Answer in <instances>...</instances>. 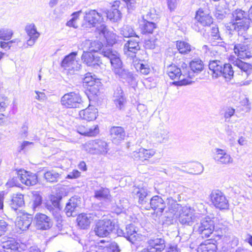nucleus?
Segmentation results:
<instances>
[{"label":"nucleus","mask_w":252,"mask_h":252,"mask_svg":"<svg viewBox=\"0 0 252 252\" xmlns=\"http://www.w3.org/2000/svg\"><path fill=\"white\" fill-rule=\"evenodd\" d=\"M181 69L176 64H170L167 67V73L171 79H179L173 83L176 86L191 84L192 79L204 69L203 64H183Z\"/></svg>","instance_id":"1"},{"label":"nucleus","mask_w":252,"mask_h":252,"mask_svg":"<svg viewBox=\"0 0 252 252\" xmlns=\"http://www.w3.org/2000/svg\"><path fill=\"white\" fill-rule=\"evenodd\" d=\"M226 32L231 36L233 32H238V40L240 43L234 46V52L238 59L246 60L252 57V37L246 33L244 30L240 29L239 26L232 21L225 26Z\"/></svg>","instance_id":"2"},{"label":"nucleus","mask_w":252,"mask_h":252,"mask_svg":"<svg viewBox=\"0 0 252 252\" xmlns=\"http://www.w3.org/2000/svg\"><path fill=\"white\" fill-rule=\"evenodd\" d=\"M209 68L213 78L222 76L227 80L231 79L234 71L231 64H208Z\"/></svg>","instance_id":"3"},{"label":"nucleus","mask_w":252,"mask_h":252,"mask_svg":"<svg viewBox=\"0 0 252 252\" xmlns=\"http://www.w3.org/2000/svg\"><path fill=\"white\" fill-rule=\"evenodd\" d=\"M231 20L238 24L240 29L247 32L249 29L247 11L237 8L231 13Z\"/></svg>","instance_id":"4"},{"label":"nucleus","mask_w":252,"mask_h":252,"mask_svg":"<svg viewBox=\"0 0 252 252\" xmlns=\"http://www.w3.org/2000/svg\"><path fill=\"white\" fill-rule=\"evenodd\" d=\"M82 102L79 94L70 92L64 94L61 98L62 105L68 108H78Z\"/></svg>","instance_id":"5"},{"label":"nucleus","mask_w":252,"mask_h":252,"mask_svg":"<svg viewBox=\"0 0 252 252\" xmlns=\"http://www.w3.org/2000/svg\"><path fill=\"white\" fill-rule=\"evenodd\" d=\"M210 198L212 204L216 208L220 210L228 209V200L221 191L213 190L210 194Z\"/></svg>","instance_id":"6"},{"label":"nucleus","mask_w":252,"mask_h":252,"mask_svg":"<svg viewBox=\"0 0 252 252\" xmlns=\"http://www.w3.org/2000/svg\"><path fill=\"white\" fill-rule=\"evenodd\" d=\"M85 23L82 26L84 28H92L96 26V24H100L103 21V18L100 13L95 10H90L85 12L84 17Z\"/></svg>","instance_id":"7"},{"label":"nucleus","mask_w":252,"mask_h":252,"mask_svg":"<svg viewBox=\"0 0 252 252\" xmlns=\"http://www.w3.org/2000/svg\"><path fill=\"white\" fill-rule=\"evenodd\" d=\"M102 216L101 212H94L90 214L82 213L79 215L77 218V221L79 226L82 229H86L90 226L91 222Z\"/></svg>","instance_id":"8"},{"label":"nucleus","mask_w":252,"mask_h":252,"mask_svg":"<svg viewBox=\"0 0 252 252\" xmlns=\"http://www.w3.org/2000/svg\"><path fill=\"white\" fill-rule=\"evenodd\" d=\"M213 158L215 162L219 165H229L234 162L233 158L226 151L220 148L214 149Z\"/></svg>","instance_id":"9"},{"label":"nucleus","mask_w":252,"mask_h":252,"mask_svg":"<svg viewBox=\"0 0 252 252\" xmlns=\"http://www.w3.org/2000/svg\"><path fill=\"white\" fill-rule=\"evenodd\" d=\"M114 225L110 220H99L94 228L95 234L99 237L107 236L113 230Z\"/></svg>","instance_id":"10"},{"label":"nucleus","mask_w":252,"mask_h":252,"mask_svg":"<svg viewBox=\"0 0 252 252\" xmlns=\"http://www.w3.org/2000/svg\"><path fill=\"white\" fill-rule=\"evenodd\" d=\"M195 210L190 207L184 206L182 208L179 220L182 224L191 225L196 220Z\"/></svg>","instance_id":"11"},{"label":"nucleus","mask_w":252,"mask_h":252,"mask_svg":"<svg viewBox=\"0 0 252 252\" xmlns=\"http://www.w3.org/2000/svg\"><path fill=\"white\" fill-rule=\"evenodd\" d=\"M214 227V220L210 218L205 217L201 220L197 231L203 238H208L213 233Z\"/></svg>","instance_id":"12"},{"label":"nucleus","mask_w":252,"mask_h":252,"mask_svg":"<svg viewBox=\"0 0 252 252\" xmlns=\"http://www.w3.org/2000/svg\"><path fill=\"white\" fill-rule=\"evenodd\" d=\"M18 178L21 183L27 186L35 185L37 182V176L34 173L20 169L17 171Z\"/></svg>","instance_id":"13"},{"label":"nucleus","mask_w":252,"mask_h":252,"mask_svg":"<svg viewBox=\"0 0 252 252\" xmlns=\"http://www.w3.org/2000/svg\"><path fill=\"white\" fill-rule=\"evenodd\" d=\"M150 200V203H148L147 205L144 206V209L146 210H149L150 209L157 210V213H159L161 215L166 207L165 203L163 199L160 196L155 195Z\"/></svg>","instance_id":"14"},{"label":"nucleus","mask_w":252,"mask_h":252,"mask_svg":"<svg viewBox=\"0 0 252 252\" xmlns=\"http://www.w3.org/2000/svg\"><path fill=\"white\" fill-rule=\"evenodd\" d=\"M150 191L145 187L136 188L134 189L132 193L134 198L138 199V203L141 205L144 208V206L147 205L148 203L149 199L148 198Z\"/></svg>","instance_id":"15"},{"label":"nucleus","mask_w":252,"mask_h":252,"mask_svg":"<svg viewBox=\"0 0 252 252\" xmlns=\"http://www.w3.org/2000/svg\"><path fill=\"white\" fill-rule=\"evenodd\" d=\"M155 154L156 151L153 149L141 148L138 151L132 153V157L135 160L144 161L153 157Z\"/></svg>","instance_id":"16"},{"label":"nucleus","mask_w":252,"mask_h":252,"mask_svg":"<svg viewBox=\"0 0 252 252\" xmlns=\"http://www.w3.org/2000/svg\"><path fill=\"white\" fill-rule=\"evenodd\" d=\"M135 36L136 37V39L132 38L128 40L124 46V51L126 54L127 52L132 53L131 57L133 59V62L137 61V60H135L136 59V57L134 54L140 49L139 38L137 36Z\"/></svg>","instance_id":"17"},{"label":"nucleus","mask_w":252,"mask_h":252,"mask_svg":"<svg viewBox=\"0 0 252 252\" xmlns=\"http://www.w3.org/2000/svg\"><path fill=\"white\" fill-rule=\"evenodd\" d=\"M37 229L46 230L52 226V222L49 217L43 214H37L34 218Z\"/></svg>","instance_id":"18"},{"label":"nucleus","mask_w":252,"mask_h":252,"mask_svg":"<svg viewBox=\"0 0 252 252\" xmlns=\"http://www.w3.org/2000/svg\"><path fill=\"white\" fill-rule=\"evenodd\" d=\"M153 139L158 143H165L169 140V131L164 128H158L152 134Z\"/></svg>","instance_id":"19"},{"label":"nucleus","mask_w":252,"mask_h":252,"mask_svg":"<svg viewBox=\"0 0 252 252\" xmlns=\"http://www.w3.org/2000/svg\"><path fill=\"white\" fill-rule=\"evenodd\" d=\"M120 1H115L111 9L106 13L107 18L111 21L116 22L121 19L122 13L120 10Z\"/></svg>","instance_id":"20"},{"label":"nucleus","mask_w":252,"mask_h":252,"mask_svg":"<svg viewBox=\"0 0 252 252\" xmlns=\"http://www.w3.org/2000/svg\"><path fill=\"white\" fill-rule=\"evenodd\" d=\"M80 204V200L76 197H71L66 204L65 212L68 217L76 215L77 209Z\"/></svg>","instance_id":"21"},{"label":"nucleus","mask_w":252,"mask_h":252,"mask_svg":"<svg viewBox=\"0 0 252 252\" xmlns=\"http://www.w3.org/2000/svg\"><path fill=\"white\" fill-rule=\"evenodd\" d=\"M111 137L113 142L119 143L125 137L126 133L121 126H113L110 129Z\"/></svg>","instance_id":"22"},{"label":"nucleus","mask_w":252,"mask_h":252,"mask_svg":"<svg viewBox=\"0 0 252 252\" xmlns=\"http://www.w3.org/2000/svg\"><path fill=\"white\" fill-rule=\"evenodd\" d=\"M32 221V217L31 215L23 214L17 218L16 225L22 231L27 230Z\"/></svg>","instance_id":"23"},{"label":"nucleus","mask_w":252,"mask_h":252,"mask_svg":"<svg viewBox=\"0 0 252 252\" xmlns=\"http://www.w3.org/2000/svg\"><path fill=\"white\" fill-rule=\"evenodd\" d=\"M113 101L117 107L119 109L124 107L126 100L121 87L118 86L115 89L113 94Z\"/></svg>","instance_id":"24"},{"label":"nucleus","mask_w":252,"mask_h":252,"mask_svg":"<svg viewBox=\"0 0 252 252\" xmlns=\"http://www.w3.org/2000/svg\"><path fill=\"white\" fill-rule=\"evenodd\" d=\"M94 197L100 201L110 202L112 200L110 190L106 188L100 187L94 190Z\"/></svg>","instance_id":"25"},{"label":"nucleus","mask_w":252,"mask_h":252,"mask_svg":"<svg viewBox=\"0 0 252 252\" xmlns=\"http://www.w3.org/2000/svg\"><path fill=\"white\" fill-rule=\"evenodd\" d=\"M195 19L203 27L210 26L213 23L212 17L209 14L205 13L201 9H199L196 12Z\"/></svg>","instance_id":"26"},{"label":"nucleus","mask_w":252,"mask_h":252,"mask_svg":"<svg viewBox=\"0 0 252 252\" xmlns=\"http://www.w3.org/2000/svg\"><path fill=\"white\" fill-rule=\"evenodd\" d=\"M97 113L98 111L96 109L88 107L86 109L80 111L79 116L82 119L87 121H91L95 120Z\"/></svg>","instance_id":"27"},{"label":"nucleus","mask_w":252,"mask_h":252,"mask_svg":"<svg viewBox=\"0 0 252 252\" xmlns=\"http://www.w3.org/2000/svg\"><path fill=\"white\" fill-rule=\"evenodd\" d=\"M148 246L156 250V251H162L165 248V241L161 238L156 236L151 237L147 241Z\"/></svg>","instance_id":"28"},{"label":"nucleus","mask_w":252,"mask_h":252,"mask_svg":"<svg viewBox=\"0 0 252 252\" xmlns=\"http://www.w3.org/2000/svg\"><path fill=\"white\" fill-rule=\"evenodd\" d=\"M125 238L132 244H134L140 238V235L138 234L134 225L130 224L126 226Z\"/></svg>","instance_id":"29"},{"label":"nucleus","mask_w":252,"mask_h":252,"mask_svg":"<svg viewBox=\"0 0 252 252\" xmlns=\"http://www.w3.org/2000/svg\"><path fill=\"white\" fill-rule=\"evenodd\" d=\"M52 205H47V209L57 220H59L61 218L59 199L58 197L53 196L51 199Z\"/></svg>","instance_id":"30"},{"label":"nucleus","mask_w":252,"mask_h":252,"mask_svg":"<svg viewBox=\"0 0 252 252\" xmlns=\"http://www.w3.org/2000/svg\"><path fill=\"white\" fill-rule=\"evenodd\" d=\"M102 52L103 57L108 59L110 63H122L120 55L117 52L108 49L106 51L103 50Z\"/></svg>","instance_id":"31"},{"label":"nucleus","mask_w":252,"mask_h":252,"mask_svg":"<svg viewBox=\"0 0 252 252\" xmlns=\"http://www.w3.org/2000/svg\"><path fill=\"white\" fill-rule=\"evenodd\" d=\"M95 154L105 155L109 150L107 143L101 140H95Z\"/></svg>","instance_id":"32"},{"label":"nucleus","mask_w":252,"mask_h":252,"mask_svg":"<svg viewBox=\"0 0 252 252\" xmlns=\"http://www.w3.org/2000/svg\"><path fill=\"white\" fill-rule=\"evenodd\" d=\"M24 195L21 193L13 194L11 203V207L14 210H16L18 207H21L24 204Z\"/></svg>","instance_id":"33"},{"label":"nucleus","mask_w":252,"mask_h":252,"mask_svg":"<svg viewBox=\"0 0 252 252\" xmlns=\"http://www.w3.org/2000/svg\"><path fill=\"white\" fill-rule=\"evenodd\" d=\"M176 47L179 53L183 55H187L190 52L192 53L191 45L184 41H177Z\"/></svg>","instance_id":"34"},{"label":"nucleus","mask_w":252,"mask_h":252,"mask_svg":"<svg viewBox=\"0 0 252 252\" xmlns=\"http://www.w3.org/2000/svg\"><path fill=\"white\" fill-rule=\"evenodd\" d=\"M217 246L210 242L201 243L197 248V252H216Z\"/></svg>","instance_id":"35"},{"label":"nucleus","mask_w":252,"mask_h":252,"mask_svg":"<svg viewBox=\"0 0 252 252\" xmlns=\"http://www.w3.org/2000/svg\"><path fill=\"white\" fill-rule=\"evenodd\" d=\"M84 63H97L100 62L102 63V60H100V58L96 56L91 52H84L81 57Z\"/></svg>","instance_id":"36"},{"label":"nucleus","mask_w":252,"mask_h":252,"mask_svg":"<svg viewBox=\"0 0 252 252\" xmlns=\"http://www.w3.org/2000/svg\"><path fill=\"white\" fill-rule=\"evenodd\" d=\"M157 29V25L154 22H148L144 20L141 26L142 33L144 34L152 33L155 29Z\"/></svg>","instance_id":"37"},{"label":"nucleus","mask_w":252,"mask_h":252,"mask_svg":"<svg viewBox=\"0 0 252 252\" xmlns=\"http://www.w3.org/2000/svg\"><path fill=\"white\" fill-rule=\"evenodd\" d=\"M44 177L47 182H56L60 178V174L54 170H51L45 172Z\"/></svg>","instance_id":"38"},{"label":"nucleus","mask_w":252,"mask_h":252,"mask_svg":"<svg viewBox=\"0 0 252 252\" xmlns=\"http://www.w3.org/2000/svg\"><path fill=\"white\" fill-rule=\"evenodd\" d=\"M2 247L6 250H17L18 248V244L14 239L10 238L7 241L2 242Z\"/></svg>","instance_id":"39"},{"label":"nucleus","mask_w":252,"mask_h":252,"mask_svg":"<svg viewBox=\"0 0 252 252\" xmlns=\"http://www.w3.org/2000/svg\"><path fill=\"white\" fill-rule=\"evenodd\" d=\"M25 30L28 35L31 38H38L39 33L37 32L35 26L33 24L27 25L26 27Z\"/></svg>","instance_id":"40"},{"label":"nucleus","mask_w":252,"mask_h":252,"mask_svg":"<svg viewBox=\"0 0 252 252\" xmlns=\"http://www.w3.org/2000/svg\"><path fill=\"white\" fill-rule=\"evenodd\" d=\"M121 33L125 37L137 36L133 28L128 25L124 26L121 29Z\"/></svg>","instance_id":"41"},{"label":"nucleus","mask_w":252,"mask_h":252,"mask_svg":"<svg viewBox=\"0 0 252 252\" xmlns=\"http://www.w3.org/2000/svg\"><path fill=\"white\" fill-rule=\"evenodd\" d=\"M137 71L143 75H148L151 71L149 64H134Z\"/></svg>","instance_id":"42"},{"label":"nucleus","mask_w":252,"mask_h":252,"mask_svg":"<svg viewBox=\"0 0 252 252\" xmlns=\"http://www.w3.org/2000/svg\"><path fill=\"white\" fill-rule=\"evenodd\" d=\"M95 140H90L82 145L83 149L88 153L95 154Z\"/></svg>","instance_id":"43"},{"label":"nucleus","mask_w":252,"mask_h":252,"mask_svg":"<svg viewBox=\"0 0 252 252\" xmlns=\"http://www.w3.org/2000/svg\"><path fill=\"white\" fill-rule=\"evenodd\" d=\"M62 67L67 70L70 74H73L76 71L80 69V64H61Z\"/></svg>","instance_id":"44"},{"label":"nucleus","mask_w":252,"mask_h":252,"mask_svg":"<svg viewBox=\"0 0 252 252\" xmlns=\"http://www.w3.org/2000/svg\"><path fill=\"white\" fill-rule=\"evenodd\" d=\"M32 207L34 210L36 209L41 204L42 197L38 193H34L33 194Z\"/></svg>","instance_id":"45"},{"label":"nucleus","mask_w":252,"mask_h":252,"mask_svg":"<svg viewBox=\"0 0 252 252\" xmlns=\"http://www.w3.org/2000/svg\"><path fill=\"white\" fill-rule=\"evenodd\" d=\"M10 101L7 97L0 95V111L4 112L8 107Z\"/></svg>","instance_id":"46"},{"label":"nucleus","mask_w":252,"mask_h":252,"mask_svg":"<svg viewBox=\"0 0 252 252\" xmlns=\"http://www.w3.org/2000/svg\"><path fill=\"white\" fill-rule=\"evenodd\" d=\"M226 15V11L225 9L220 5L217 7L215 15L218 20H223L225 17Z\"/></svg>","instance_id":"47"},{"label":"nucleus","mask_w":252,"mask_h":252,"mask_svg":"<svg viewBox=\"0 0 252 252\" xmlns=\"http://www.w3.org/2000/svg\"><path fill=\"white\" fill-rule=\"evenodd\" d=\"M158 40L156 38H151L146 40L144 43V46L147 49H154L158 45Z\"/></svg>","instance_id":"48"},{"label":"nucleus","mask_w":252,"mask_h":252,"mask_svg":"<svg viewBox=\"0 0 252 252\" xmlns=\"http://www.w3.org/2000/svg\"><path fill=\"white\" fill-rule=\"evenodd\" d=\"M111 65L114 73L122 78L121 74L126 72V69L123 68L122 64H111Z\"/></svg>","instance_id":"49"},{"label":"nucleus","mask_w":252,"mask_h":252,"mask_svg":"<svg viewBox=\"0 0 252 252\" xmlns=\"http://www.w3.org/2000/svg\"><path fill=\"white\" fill-rule=\"evenodd\" d=\"M106 43L109 46H112L116 43V35L111 32H109L107 35L103 37Z\"/></svg>","instance_id":"50"},{"label":"nucleus","mask_w":252,"mask_h":252,"mask_svg":"<svg viewBox=\"0 0 252 252\" xmlns=\"http://www.w3.org/2000/svg\"><path fill=\"white\" fill-rule=\"evenodd\" d=\"M87 136H95L99 132L98 126L97 125L93 126L91 127H87Z\"/></svg>","instance_id":"51"},{"label":"nucleus","mask_w":252,"mask_h":252,"mask_svg":"<svg viewBox=\"0 0 252 252\" xmlns=\"http://www.w3.org/2000/svg\"><path fill=\"white\" fill-rule=\"evenodd\" d=\"M13 35V32L12 30L8 29H2L1 31V37L2 40H9Z\"/></svg>","instance_id":"52"},{"label":"nucleus","mask_w":252,"mask_h":252,"mask_svg":"<svg viewBox=\"0 0 252 252\" xmlns=\"http://www.w3.org/2000/svg\"><path fill=\"white\" fill-rule=\"evenodd\" d=\"M95 78L92 75L91 73H88L84 78V83L89 86H93L95 84Z\"/></svg>","instance_id":"53"},{"label":"nucleus","mask_w":252,"mask_h":252,"mask_svg":"<svg viewBox=\"0 0 252 252\" xmlns=\"http://www.w3.org/2000/svg\"><path fill=\"white\" fill-rule=\"evenodd\" d=\"M104 247H107L108 252H120V249L118 244L115 242L109 243L107 242Z\"/></svg>","instance_id":"54"},{"label":"nucleus","mask_w":252,"mask_h":252,"mask_svg":"<svg viewBox=\"0 0 252 252\" xmlns=\"http://www.w3.org/2000/svg\"><path fill=\"white\" fill-rule=\"evenodd\" d=\"M77 55L76 52H72L67 55H66L61 63H69L75 60V57Z\"/></svg>","instance_id":"55"},{"label":"nucleus","mask_w":252,"mask_h":252,"mask_svg":"<svg viewBox=\"0 0 252 252\" xmlns=\"http://www.w3.org/2000/svg\"><path fill=\"white\" fill-rule=\"evenodd\" d=\"M122 78L125 79L127 83H132L134 80V77L132 73L126 70V72L121 74Z\"/></svg>","instance_id":"56"},{"label":"nucleus","mask_w":252,"mask_h":252,"mask_svg":"<svg viewBox=\"0 0 252 252\" xmlns=\"http://www.w3.org/2000/svg\"><path fill=\"white\" fill-rule=\"evenodd\" d=\"M235 112V109L231 107L226 108L224 113V118L225 121L229 120Z\"/></svg>","instance_id":"57"},{"label":"nucleus","mask_w":252,"mask_h":252,"mask_svg":"<svg viewBox=\"0 0 252 252\" xmlns=\"http://www.w3.org/2000/svg\"><path fill=\"white\" fill-rule=\"evenodd\" d=\"M137 110L142 118L147 116L148 114V110L147 106L143 104H139L137 105Z\"/></svg>","instance_id":"58"},{"label":"nucleus","mask_w":252,"mask_h":252,"mask_svg":"<svg viewBox=\"0 0 252 252\" xmlns=\"http://www.w3.org/2000/svg\"><path fill=\"white\" fill-rule=\"evenodd\" d=\"M143 20L148 22H155L158 18V16L155 14L152 13L151 12H148L146 15L143 16Z\"/></svg>","instance_id":"59"},{"label":"nucleus","mask_w":252,"mask_h":252,"mask_svg":"<svg viewBox=\"0 0 252 252\" xmlns=\"http://www.w3.org/2000/svg\"><path fill=\"white\" fill-rule=\"evenodd\" d=\"M211 35L215 39H221L219 31V28L216 25H213L211 27Z\"/></svg>","instance_id":"60"},{"label":"nucleus","mask_w":252,"mask_h":252,"mask_svg":"<svg viewBox=\"0 0 252 252\" xmlns=\"http://www.w3.org/2000/svg\"><path fill=\"white\" fill-rule=\"evenodd\" d=\"M238 68H239L242 71L245 72L247 74H248L252 70V66L251 64H234Z\"/></svg>","instance_id":"61"},{"label":"nucleus","mask_w":252,"mask_h":252,"mask_svg":"<svg viewBox=\"0 0 252 252\" xmlns=\"http://www.w3.org/2000/svg\"><path fill=\"white\" fill-rule=\"evenodd\" d=\"M167 205L170 210L175 211L179 208V205L177 204V201L174 200L172 198H167Z\"/></svg>","instance_id":"62"},{"label":"nucleus","mask_w":252,"mask_h":252,"mask_svg":"<svg viewBox=\"0 0 252 252\" xmlns=\"http://www.w3.org/2000/svg\"><path fill=\"white\" fill-rule=\"evenodd\" d=\"M96 30L100 35L102 36L103 37L107 35V34L109 32L108 31L106 26L103 24H101L100 26L97 27Z\"/></svg>","instance_id":"63"},{"label":"nucleus","mask_w":252,"mask_h":252,"mask_svg":"<svg viewBox=\"0 0 252 252\" xmlns=\"http://www.w3.org/2000/svg\"><path fill=\"white\" fill-rule=\"evenodd\" d=\"M166 252H181L180 248L177 244H169L166 248Z\"/></svg>","instance_id":"64"}]
</instances>
